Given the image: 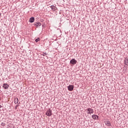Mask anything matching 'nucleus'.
<instances>
[{
  "label": "nucleus",
  "instance_id": "3",
  "mask_svg": "<svg viewBox=\"0 0 128 128\" xmlns=\"http://www.w3.org/2000/svg\"><path fill=\"white\" fill-rule=\"evenodd\" d=\"M68 90H70V92H72L74 90V86L72 85H70L68 86Z\"/></svg>",
  "mask_w": 128,
  "mask_h": 128
},
{
  "label": "nucleus",
  "instance_id": "15",
  "mask_svg": "<svg viewBox=\"0 0 128 128\" xmlns=\"http://www.w3.org/2000/svg\"><path fill=\"white\" fill-rule=\"evenodd\" d=\"M2 108V105H0V108Z\"/></svg>",
  "mask_w": 128,
  "mask_h": 128
},
{
  "label": "nucleus",
  "instance_id": "5",
  "mask_svg": "<svg viewBox=\"0 0 128 128\" xmlns=\"http://www.w3.org/2000/svg\"><path fill=\"white\" fill-rule=\"evenodd\" d=\"M9 86H8V84H3L2 88H4V90H8V88Z\"/></svg>",
  "mask_w": 128,
  "mask_h": 128
},
{
  "label": "nucleus",
  "instance_id": "13",
  "mask_svg": "<svg viewBox=\"0 0 128 128\" xmlns=\"http://www.w3.org/2000/svg\"><path fill=\"white\" fill-rule=\"evenodd\" d=\"M51 8L52 10H56V7H54V6H52Z\"/></svg>",
  "mask_w": 128,
  "mask_h": 128
},
{
  "label": "nucleus",
  "instance_id": "8",
  "mask_svg": "<svg viewBox=\"0 0 128 128\" xmlns=\"http://www.w3.org/2000/svg\"><path fill=\"white\" fill-rule=\"evenodd\" d=\"M30 22H34V18L32 17L29 20Z\"/></svg>",
  "mask_w": 128,
  "mask_h": 128
},
{
  "label": "nucleus",
  "instance_id": "4",
  "mask_svg": "<svg viewBox=\"0 0 128 128\" xmlns=\"http://www.w3.org/2000/svg\"><path fill=\"white\" fill-rule=\"evenodd\" d=\"M76 60H74V58H73L70 60V64H76Z\"/></svg>",
  "mask_w": 128,
  "mask_h": 128
},
{
  "label": "nucleus",
  "instance_id": "9",
  "mask_svg": "<svg viewBox=\"0 0 128 128\" xmlns=\"http://www.w3.org/2000/svg\"><path fill=\"white\" fill-rule=\"evenodd\" d=\"M35 26H42V24L40 22H36L35 24Z\"/></svg>",
  "mask_w": 128,
  "mask_h": 128
},
{
  "label": "nucleus",
  "instance_id": "12",
  "mask_svg": "<svg viewBox=\"0 0 128 128\" xmlns=\"http://www.w3.org/2000/svg\"><path fill=\"white\" fill-rule=\"evenodd\" d=\"M42 56H48V53L43 52V53L42 54Z\"/></svg>",
  "mask_w": 128,
  "mask_h": 128
},
{
  "label": "nucleus",
  "instance_id": "2",
  "mask_svg": "<svg viewBox=\"0 0 128 128\" xmlns=\"http://www.w3.org/2000/svg\"><path fill=\"white\" fill-rule=\"evenodd\" d=\"M46 116H52V110H48L46 114Z\"/></svg>",
  "mask_w": 128,
  "mask_h": 128
},
{
  "label": "nucleus",
  "instance_id": "11",
  "mask_svg": "<svg viewBox=\"0 0 128 128\" xmlns=\"http://www.w3.org/2000/svg\"><path fill=\"white\" fill-rule=\"evenodd\" d=\"M14 104H18V98H15L14 99Z\"/></svg>",
  "mask_w": 128,
  "mask_h": 128
},
{
  "label": "nucleus",
  "instance_id": "6",
  "mask_svg": "<svg viewBox=\"0 0 128 128\" xmlns=\"http://www.w3.org/2000/svg\"><path fill=\"white\" fill-rule=\"evenodd\" d=\"M92 118L93 120H98V115L93 114Z\"/></svg>",
  "mask_w": 128,
  "mask_h": 128
},
{
  "label": "nucleus",
  "instance_id": "14",
  "mask_svg": "<svg viewBox=\"0 0 128 128\" xmlns=\"http://www.w3.org/2000/svg\"><path fill=\"white\" fill-rule=\"evenodd\" d=\"M35 42H40V38H38L37 39H36V40H35Z\"/></svg>",
  "mask_w": 128,
  "mask_h": 128
},
{
  "label": "nucleus",
  "instance_id": "1",
  "mask_svg": "<svg viewBox=\"0 0 128 128\" xmlns=\"http://www.w3.org/2000/svg\"><path fill=\"white\" fill-rule=\"evenodd\" d=\"M87 110L88 114H94V109L92 108H88L87 110Z\"/></svg>",
  "mask_w": 128,
  "mask_h": 128
},
{
  "label": "nucleus",
  "instance_id": "17",
  "mask_svg": "<svg viewBox=\"0 0 128 128\" xmlns=\"http://www.w3.org/2000/svg\"><path fill=\"white\" fill-rule=\"evenodd\" d=\"M0 100H1V99H0Z\"/></svg>",
  "mask_w": 128,
  "mask_h": 128
},
{
  "label": "nucleus",
  "instance_id": "7",
  "mask_svg": "<svg viewBox=\"0 0 128 128\" xmlns=\"http://www.w3.org/2000/svg\"><path fill=\"white\" fill-rule=\"evenodd\" d=\"M128 58H126L124 60V64L126 66H128Z\"/></svg>",
  "mask_w": 128,
  "mask_h": 128
},
{
  "label": "nucleus",
  "instance_id": "16",
  "mask_svg": "<svg viewBox=\"0 0 128 128\" xmlns=\"http://www.w3.org/2000/svg\"><path fill=\"white\" fill-rule=\"evenodd\" d=\"M0 16H1V14H0Z\"/></svg>",
  "mask_w": 128,
  "mask_h": 128
},
{
  "label": "nucleus",
  "instance_id": "10",
  "mask_svg": "<svg viewBox=\"0 0 128 128\" xmlns=\"http://www.w3.org/2000/svg\"><path fill=\"white\" fill-rule=\"evenodd\" d=\"M106 124L108 126H112V124H110V121H108L106 122Z\"/></svg>",
  "mask_w": 128,
  "mask_h": 128
}]
</instances>
